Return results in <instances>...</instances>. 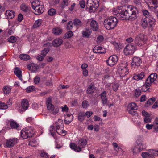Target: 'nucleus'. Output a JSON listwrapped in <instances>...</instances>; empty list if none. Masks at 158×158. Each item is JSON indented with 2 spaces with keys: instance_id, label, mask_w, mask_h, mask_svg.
<instances>
[{
  "instance_id": "5701e85b",
  "label": "nucleus",
  "mask_w": 158,
  "mask_h": 158,
  "mask_svg": "<svg viewBox=\"0 0 158 158\" xmlns=\"http://www.w3.org/2000/svg\"><path fill=\"white\" fill-rule=\"evenodd\" d=\"M144 76V73L141 72L137 74H135L133 77V79L136 81H139L142 80Z\"/></svg>"
},
{
  "instance_id": "423d86ee",
  "label": "nucleus",
  "mask_w": 158,
  "mask_h": 158,
  "mask_svg": "<svg viewBox=\"0 0 158 158\" xmlns=\"http://www.w3.org/2000/svg\"><path fill=\"white\" fill-rule=\"evenodd\" d=\"M118 72L121 77H123L128 73V69L126 63H122L119 65Z\"/></svg>"
},
{
  "instance_id": "f8f14e48",
  "label": "nucleus",
  "mask_w": 158,
  "mask_h": 158,
  "mask_svg": "<svg viewBox=\"0 0 158 158\" xmlns=\"http://www.w3.org/2000/svg\"><path fill=\"white\" fill-rule=\"evenodd\" d=\"M145 127L148 130H150L153 127L154 129V131L157 132L158 131V118H156L155 119L153 122V124H147Z\"/></svg>"
},
{
  "instance_id": "7ed1b4c3",
  "label": "nucleus",
  "mask_w": 158,
  "mask_h": 158,
  "mask_svg": "<svg viewBox=\"0 0 158 158\" xmlns=\"http://www.w3.org/2000/svg\"><path fill=\"white\" fill-rule=\"evenodd\" d=\"M87 143V141L84 139H80L77 141L78 147L73 143H71L70 147L74 151L79 152L81 151V148H83L86 145Z\"/></svg>"
},
{
  "instance_id": "69168bd1",
  "label": "nucleus",
  "mask_w": 158,
  "mask_h": 158,
  "mask_svg": "<svg viewBox=\"0 0 158 158\" xmlns=\"http://www.w3.org/2000/svg\"><path fill=\"white\" fill-rule=\"evenodd\" d=\"M112 145L114 147V150L116 151H119L120 148L118 147V145L116 143H112Z\"/></svg>"
},
{
  "instance_id": "c756f323",
  "label": "nucleus",
  "mask_w": 158,
  "mask_h": 158,
  "mask_svg": "<svg viewBox=\"0 0 158 158\" xmlns=\"http://www.w3.org/2000/svg\"><path fill=\"white\" fill-rule=\"evenodd\" d=\"M96 90V88L94 85H90L87 89V93L88 94H92Z\"/></svg>"
},
{
  "instance_id": "a19ab883",
  "label": "nucleus",
  "mask_w": 158,
  "mask_h": 158,
  "mask_svg": "<svg viewBox=\"0 0 158 158\" xmlns=\"http://www.w3.org/2000/svg\"><path fill=\"white\" fill-rule=\"evenodd\" d=\"M52 100L51 98H48L46 100V105L48 109H50V107L53 106V105L52 104Z\"/></svg>"
},
{
  "instance_id": "c9c22d12",
  "label": "nucleus",
  "mask_w": 158,
  "mask_h": 158,
  "mask_svg": "<svg viewBox=\"0 0 158 158\" xmlns=\"http://www.w3.org/2000/svg\"><path fill=\"white\" fill-rule=\"evenodd\" d=\"M62 31L61 29L59 28H55L52 30V33L55 35H57L60 34Z\"/></svg>"
},
{
  "instance_id": "8fccbe9b",
  "label": "nucleus",
  "mask_w": 158,
  "mask_h": 158,
  "mask_svg": "<svg viewBox=\"0 0 158 158\" xmlns=\"http://www.w3.org/2000/svg\"><path fill=\"white\" fill-rule=\"evenodd\" d=\"M68 4V0H63L60 4V7L62 8H64L66 7Z\"/></svg>"
},
{
  "instance_id": "58836bf2",
  "label": "nucleus",
  "mask_w": 158,
  "mask_h": 158,
  "mask_svg": "<svg viewBox=\"0 0 158 158\" xmlns=\"http://www.w3.org/2000/svg\"><path fill=\"white\" fill-rule=\"evenodd\" d=\"M137 105L134 102L131 103L128 106V110L129 109L131 110H135L137 109Z\"/></svg>"
},
{
  "instance_id": "a878e982",
  "label": "nucleus",
  "mask_w": 158,
  "mask_h": 158,
  "mask_svg": "<svg viewBox=\"0 0 158 158\" xmlns=\"http://www.w3.org/2000/svg\"><path fill=\"white\" fill-rule=\"evenodd\" d=\"M5 14L8 19H11L14 17L15 15V13L14 11L11 10H7Z\"/></svg>"
},
{
  "instance_id": "bb28decb",
  "label": "nucleus",
  "mask_w": 158,
  "mask_h": 158,
  "mask_svg": "<svg viewBox=\"0 0 158 158\" xmlns=\"http://www.w3.org/2000/svg\"><path fill=\"white\" fill-rule=\"evenodd\" d=\"M14 73L18 77L20 80L22 81L23 80L22 75L21 74V71L18 68H16L15 69Z\"/></svg>"
},
{
  "instance_id": "412c9836",
  "label": "nucleus",
  "mask_w": 158,
  "mask_h": 158,
  "mask_svg": "<svg viewBox=\"0 0 158 158\" xmlns=\"http://www.w3.org/2000/svg\"><path fill=\"white\" fill-rule=\"evenodd\" d=\"M87 22L90 23L91 27L94 31H97L98 29V23L95 20L90 19L88 20Z\"/></svg>"
},
{
  "instance_id": "6e6552de",
  "label": "nucleus",
  "mask_w": 158,
  "mask_h": 158,
  "mask_svg": "<svg viewBox=\"0 0 158 158\" xmlns=\"http://www.w3.org/2000/svg\"><path fill=\"white\" fill-rule=\"evenodd\" d=\"M99 3V0H88L86 6L90 10H95L98 7Z\"/></svg>"
},
{
  "instance_id": "cd10ccee",
  "label": "nucleus",
  "mask_w": 158,
  "mask_h": 158,
  "mask_svg": "<svg viewBox=\"0 0 158 158\" xmlns=\"http://www.w3.org/2000/svg\"><path fill=\"white\" fill-rule=\"evenodd\" d=\"M157 98V97H153L149 99L146 102L145 104L146 107H148L151 105L152 104Z\"/></svg>"
},
{
  "instance_id": "20e7f679",
  "label": "nucleus",
  "mask_w": 158,
  "mask_h": 158,
  "mask_svg": "<svg viewBox=\"0 0 158 158\" xmlns=\"http://www.w3.org/2000/svg\"><path fill=\"white\" fill-rule=\"evenodd\" d=\"M33 135L32 129L30 127L23 128L21 131V135L23 139L32 137Z\"/></svg>"
},
{
  "instance_id": "338daca9",
  "label": "nucleus",
  "mask_w": 158,
  "mask_h": 158,
  "mask_svg": "<svg viewBox=\"0 0 158 158\" xmlns=\"http://www.w3.org/2000/svg\"><path fill=\"white\" fill-rule=\"evenodd\" d=\"M44 57H45L44 56V55H43L42 54H41L40 55H39L37 56V59L39 61H42L43 60Z\"/></svg>"
},
{
  "instance_id": "13d9d810",
  "label": "nucleus",
  "mask_w": 158,
  "mask_h": 158,
  "mask_svg": "<svg viewBox=\"0 0 158 158\" xmlns=\"http://www.w3.org/2000/svg\"><path fill=\"white\" fill-rule=\"evenodd\" d=\"M7 105L5 103L2 102H0V109H6L8 108Z\"/></svg>"
},
{
  "instance_id": "ddd939ff",
  "label": "nucleus",
  "mask_w": 158,
  "mask_h": 158,
  "mask_svg": "<svg viewBox=\"0 0 158 158\" xmlns=\"http://www.w3.org/2000/svg\"><path fill=\"white\" fill-rule=\"evenodd\" d=\"M29 106V102L26 99H22L21 102V108L20 110V113L23 112L27 110Z\"/></svg>"
},
{
  "instance_id": "2f4dec72",
  "label": "nucleus",
  "mask_w": 158,
  "mask_h": 158,
  "mask_svg": "<svg viewBox=\"0 0 158 158\" xmlns=\"http://www.w3.org/2000/svg\"><path fill=\"white\" fill-rule=\"evenodd\" d=\"M10 126L12 128L18 130L20 129L19 125L15 121H11L10 122Z\"/></svg>"
},
{
  "instance_id": "a211bd4d",
  "label": "nucleus",
  "mask_w": 158,
  "mask_h": 158,
  "mask_svg": "<svg viewBox=\"0 0 158 158\" xmlns=\"http://www.w3.org/2000/svg\"><path fill=\"white\" fill-rule=\"evenodd\" d=\"M93 52L96 53L103 54L106 52L105 49L100 46H95L93 49Z\"/></svg>"
},
{
  "instance_id": "3c124183",
  "label": "nucleus",
  "mask_w": 158,
  "mask_h": 158,
  "mask_svg": "<svg viewBox=\"0 0 158 158\" xmlns=\"http://www.w3.org/2000/svg\"><path fill=\"white\" fill-rule=\"evenodd\" d=\"M73 32L70 31H68L65 35V37L67 38H69L73 36Z\"/></svg>"
},
{
  "instance_id": "0e129e2a",
  "label": "nucleus",
  "mask_w": 158,
  "mask_h": 158,
  "mask_svg": "<svg viewBox=\"0 0 158 158\" xmlns=\"http://www.w3.org/2000/svg\"><path fill=\"white\" fill-rule=\"evenodd\" d=\"M89 102L86 101H84L82 103V106L83 108H86L89 106Z\"/></svg>"
},
{
  "instance_id": "dca6fc26",
  "label": "nucleus",
  "mask_w": 158,
  "mask_h": 158,
  "mask_svg": "<svg viewBox=\"0 0 158 158\" xmlns=\"http://www.w3.org/2000/svg\"><path fill=\"white\" fill-rule=\"evenodd\" d=\"M141 63L142 60L140 57L134 56L132 58L131 65L132 67L135 68L136 66H139Z\"/></svg>"
},
{
  "instance_id": "2eb2a0df",
  "label": "nucleus",
  "mask_w": 158,
  "mask_h": 158,
  "mask_svg": "<svg viewBox=\"0 0 158 158\" xmlns=\"http://www.w3.org/2000/svg\"><path fill=\"white\" fill-rule=\"evenodd\" d=\"M18 140L16 138L9 139L6 140V145L7 148L12 147L17 143Z\"/></svg>"
},
{
  "instance_id": "c03bdc74",
  "label": "nucleus",
  "mask_w": 158,
  "mask_h": 158,
  "mask_svg": "<svg viewBox=\"0 0 158 158\" xmlns=\"http://www.w3.org/2000/svg\"><path fill=\"white\" fill-rule=\"evenodd\" d=\"M112 89L114 91H116L118 89L119 87V85L118 83H112Z\"/></svg>"
},
{
  "instance_id": "5fc2aeb1",
  "label": "nucleus",
  "mask_w": 158,
  "mask_h": 158,
  "mask_svg": "<svg viewBox=\"0 0 158 158\" xmlns=\"http://www.w3.org/2000/svg\"><path fill=\"white\" fill-rule=\"evenodd\" d=\"M152 120L150 115L147 116L144 118V122L145 123H147L151 122Z\"/></svg>"
},
{
  "instance_id": "4d7b16f0",
  "label": "nucleus",
  "mask_w": 158,
  "mask_h": 158,
  "mask_svg": "<svg viewBox=\"0 0 158 158\" xmlns=\"http://www.w3.org/2000/svg\"><path fill=\"white\" fill-rule=\"evenodd\" d=\"M56 132L60 135H65V131H64L63 130V128H60L59 129H58L57 130H56Z\"/></svg>"
},
{
  "instance_id": "9b49d317",
  "label": "nucleus",
  "mask_w": 158,
  "mask_h": 158,
  "mask_svg": "<svg viewBox=\"0 0 158 158\" xmlns=\"http://www.w3.org/2000/svg\"><path fill=\"white\" fill-rule=\"evenodd\" d=\"M135 46L132 44L127 45L124 50V54L126 55H132L134 53L135 50Z\"/></svg>"
},
{
  "instance_id": "052dcab7",
  "label": "nucleus",
  "mask_w": 158,
  "mask_h": 158,
  "mask_svg": "<svg viewBox=\"0 0 158 158\" xmlns=\"http://www.w3.org/2000/svg\"><path fill=\"white\" fill-rule=\"evenodd\" d=\"M8 41L12 43L15 42L17 40L15 37L14 36H11L8 39Z\"/></svg>"
},
{
  "instance_id": "f704fd0d",
  "label": "nucleus",
  "mask_w": 158,
  "mask_h": 158,
  "mask_svg": "<svg viewBox=\"0 0 158 158\" xmlns=\"http://www.w3.org/2000/svg\"><path fill=\"white\" fill-rule=\"evenodd\" d=\"M85 113L83 112H80L78 115V119L80 122L83 121L85 118Z\"/></svg>"
},
{
  "instance_id": "4be33fe9",
  "label": "nucleus",
  "mask_w": 158,
  "mask_h": 158,
  "mask_svg": "<svg viewBox=\"0 0 158 158\" xmlns=\"http://www.w3.org/2000/svg\"><path fill=\"white\" fill-rule=\"evenodd\" d=\"M32 7L33 9L39 7L43 6L44 4L43 2L40 0H34L32 3Z\"/></svg>"
},
{
  "instance_id": "ea45409f",
  "label": "nucleus",
  "mask_w": 158,
  "mask_h": 158,
  "mask_svg": "<svg viewBox=\"0 0 158 158\" xmlns=\"http://www.w3.org/2000/svg\"><path fill=\"white\" fill-rule=\"evenodd\" d=\"M19 57L22 60L25 61L28 60L30 59V57L29 55L24 54H20L19 56Z\"/></svg>"
},
{
  "instance_id": "09e8293b",
  "label": "nucleus",
  "mask_w": 158,
  "mask_h": 158,
  "mask_svg": "<svg viewBox=\"0 0 158 158\" xmlns=\"http://www.w3.org/2000/svg\"><path fill=\"white\" fill-rule=\"evenodd\" d=\"M3 91L4 94H9L10 92L11 89L8 87L5 86L3 88Z\"/></svg>"
},
{
  "instance_id": "39448f33",
  "label": "nucleus",
  "mask_w": 158,
  "mask_h": 158,
  "mask_svg": "<svg viewBox=\"0 0 158 158\" xmlns=\"http://www.w3.org/2000/svg\"><path fill=\"white\" fill-rule=\"evenodd\" d=\"M56 128L54 126H51L49 129L50 132L51 133L52 135L54 137L55 134V131L60 128H63V124L62 121L59 119L57 122L56 123Z\"/></svg>"
},
{
  "instance_id": "f03ea898",
  "label": "nucleus",
  "mask_w": 158,
  "mask_h": 158,
  "mask_svg": "<svg viewBox=\"0 0 158 158\" xmlns=\"http://www.w3.org/2000/svg\"><path fill=\"white\" fill-rule=\"evenodd\" d=\"M118 22L117 18L112 16L106 18L104 20V24L106 29L110 30L114 29L116 27Z\"/></svg>"
},
{
  "instance_id": "4c0bfd02",
  "label": "nucleus",
  "mask_w": 158,
  "mask_h": 158,
  "mask_svg": "<svg viewBox=\"0 0 158 158\" xmlns=\"http://www.w3.org/2000/svg\"><path fill=\"white\" fill-rule=\"evenodd\" d=\"M148 152L149 153L152 158H153V156H157L158 155V150L150 149L149 150Z\"/></svg>"
},
{
  "instance_id": "bf43d9fd",
  "label": "nucleus",
  "mask_w": 158,
  "mask_h": 158,
  "mask_svg": "<svg viewBox=\"0 0 158 158\" xmlns=\"http://www.w3.org/2000/svg\"><path fill=\"white\" fill-rule=\"evenodd\" d=\"M62 146L61 141L59 140H56V148H57L59 149Z\"/></svg>"
},
{
  "instance_id": "473e14b6",
  "label": "nucleus",
  "mask_w": 158,
  "mask_h": 158,
  "mask_svg": "<svg viewBox=\"0 0 158 158\" xmlns=\"http://www.w3.org/2000/svg\"><path fill=\"white\" fill-rule=\"evenodd\" d=\"M73 23L75 26L77 27H81L82 25V22L80 19L77 18H75L73 20Z\"/></svg>"
},
{
  "instance_id": "f3484780",
  "label": "nucleus",
  "mask_w": 158,
  "mask_h": 158,
  "mask_svg": "<svg viewBox=\"0 0 158 158\" xmlns=\"http://www.w3.org/2000/svg\"><path fill=\"white\" fill-rule=\"evenodd\" d=\"M146 3H151L152 2V4L155 6H152L150 7L151 10L154 12L156 13V16L158 17V11L157 9V0H145Z\"/></svg>"
},
{
  "instance_id": "72a5a7b5",
  "label": "nucleus",
  "mask_w": 158,
  "mask_h": 158,
  "mask_svg": "<svg viewBox=\"0 0 158 158\" xmlns=\"http://www.w3.org/2000/svg\"><path fill=\"white\" fill-rule=\"evenodd\" d=\"M50 109H48L51 111V113L54 115L57 114L59 111V108L57 106L54 107V106L50 107Z\"/></svg>"
},
{
  "instance_id": "774afa93",
  "label": "nucleus",
  "mask_w": 158,
  "mask_h": 158,
  "mask_svg": "<svg viewBox=\"0 0 158 158\" xmlns=\"http://www.w3.org/2000/svg\"><path fill=\"white\" fill-rule=\"evenodd\" d=\"M40 156L42 158H49V155L46 153L43 152L40 154Z\"/></svg>"
},
{
  "instance_id": "a18cd8bd",
  "label": "nucleus",
  "mask_w": 158,
  "mask_h": 158,
  "mask_svg": "<svg viewBox=\"0 0 158 158\" xmlns=\"http://www.w3.org/2000/svg\"><path fill=\"white\" fill-rule=\"evenodd\" d=\"M42 23L41 20L39 19L35 21L33 27L34 28H37L39 27Z\"/></svg>"
},
{
  "instance_id": "6ab92c4d",
  "label": "nucleus",
  "mask_w": 158,
  "mask_h": 158,
  "mask_svg": "<svg viewBox=\"0 0 158 158\" xmlns=\"http://www.w3.org/2000/svg\"><path fill=\"white\" fill-rule=\"evenodd\" d=\"M142 13L143 15L146 17V19H148V21L149 22L154 21L155 20L147 10H143L142 11Z\"/></svg>"
},
{
  "instance_id": "393cba45",
  "label": "nucleus",
  "mask_w": 158,
  "mask_h": 158,
  "mask_svg": "<svg viewBox=\"0 0 158 158\" xmlns=\"http://www.w3.org/2000/svg\"><path fill=\"white\" fill-rule=\"evenodd\" d=\"M151 86V84L146 81L145 84L142 86L141 90L143 92H149L150 87Z\"/></svg>"
},
{
  "instance_id": "7c9ffc66",
  "label": "nucleus",
  "mask_w": 158,
  "mask_h": 158,
  "mask_svg": "<svg viewBox=\"0 0 158 158\" xmlns=\"http://www.w3.org/2000/svg\"><path fill=\"white\" fill-rule=\"evenodd\" d=\"M36 13V15H39L43 13L44 10V5L41 6L39 7H37L36 8L33 9Z\"/></svg>"
},
{
  "instance_id": "864d4df0",
  "label": "nucleus",
  "mask_w": 158,
  "mask_h": 158,
  "mask_svg": "<svg viewBox=\"0 0 158 158\" xmlns=\"http://www.w3.org/2000/svg\"><path fill=\"white\" fill-rule=\"evenodd\" d=\"M135 96L136 97L139 96L141 94V90L139 88L135 89L134 90Z\"/></svg>"
},
{
  "instance_id": "1a4fd4ad",
  "label": "nucleus",
  "mask_w": 158,
  "mask_h": 158,
  "mask_svg": "<svg viewBox=\"0 0 158 158\" xmlns=\"http://www.w3.org/2000/svg\"><path fill=\"white\" fill-rule=\"evenodd\" d=\"M118 60V57L115 55L110 56L106 60L107 64L110 66H113L115 65Z\"/></svg>"
},
{
  "instance_id": "b1692460",
  "label": "nucleus",
  "mask_w": 158,
  "mask_h": 158,
  "mask_svg": "<svg viewBox=\"0 0 158 158\" xmlns=\"http://www.w3.org/2000/svg\"><path fill=\"white\" fill-rule=\"evenodd\" d=\"M27 68L31 71H36L39 68L38 65L35 64H31L27 65Z\"/></svg>"
},
{
  "instance_id": "aec40b11",
  "label": "nucleus",
  "mask_w": 158,
  "mask_h": 158,
  "mask_svg": "<svg viewBox=\"0 0 158 158\" xmlns=\"http://www.w3.org/2000/svg\"><path fill=\"white\" fill-rule=\"evenodd\" d=\"M107 93L106 91H103L100 95L102 103L103 105L107 104L108 99L106 97Z\"/></svg>"
},
{
  "instance_id": "de8ad7c7",
  "label": "nucleus",
  "mask_w": 158,
  "mask_h": 158,
  "mask_svg": "<svg viewBox=\"0 0 158 158\" xmlns=\"http://www.w3.org/2000/svg\"><path fill=\"white\" fill-rule=\"evenodd\" d=\"M141 156L143 158H152L148 152H142Z\"/></svg>"
},
{
  "instance_id": "f257e3e1",
  "label": "nucleus",
  "mask_w": 158,
  "mask_h": 158,
  "mask_svg": "<svg viewBox=\"0 0 158 158\" xmlns=\"http://www.w3.org/2000/svg\"><path fill=\"white\" fill-rule=\"evenodd\" d=\"M137 9L132 6H128L127 9L122 10V7L120 6L118 8H114L113 11L116 14L121 20L128 19L133 20L136 18Z\"/></svg>"
},
{
  "instance_id": "603ef678",
  "label": "nucleus",
  "mask_w": 158,
  "mask_h": 158,
  "mask_svg": "<svg viewBox=\"0 0 158 158\" xmlns=\"http://www.w3.org/2000/svg\"><path fill=\"white\" fill-rule=\"evenodd\" d=\"M56 13V10L51 8L49 9L48 11V14L50 16H53L55 15Z\"/></svg>"
},
{
  "instance_id": "680f3d73",
  "label": "nucleus",
  "mask_w": 158,
  "mask_h": 158,
  "mask_svg": "<svg viewBox=\"0 0 158 158\" xmlns=\"http://www.w3.org/2000/svg\"><path fill=\"white\" fill-rule=\"evenodd\" d=\"M49 51V49L48 48H46L41 51V54L45 56Z\"/></svg>"
},
{
  "instance_id": "4468645a",
  "label": "nucleus",
  "mask_w": 158,
  "mask_h": 158,
  "mask_svg": "<svg viewBox=\"0 0 158 158\" xmlns=\"http://www.w3.org/2000/svg\"><path fill=\"white\" fill-rule=\"evenodd\" d=\"M157 76V74L156 73L151 74L147 79L146 81L151 85L152 83H156Z\"/></svg>"
},
{
  "instance_id": "49530a36",
  "label": "nucleus",
  "mask_w": 158,
  "mask_h": 158,
  "mask_svg": "<svg viewBox=\"0 0 158 158\" xmlns=\"http://www.w3.org/2000/svg\"><path fill=\"white\" fill-rule=\"evenodd\" d=\"M35 90V88L34 86H30L26 88V91L27 93H29Z\"/></svg>"
},
{
  "instance_id": "79ce46f5",
  "label": "nucleus",
  "mask_w": 158,
  "mask_h": 158,
  "mask_svg": "<svg viewBox=\"0 0 158 158\" xmlns=\"http://www.w3.org/2000/svg\"><path fill=\"white\" fill-rule=\"evenodd\" d=\"M21 10L23 11L26 12L29 10V7L25 4H22L20 6Z\"/></svg>"
},
{
  "instance_id": "c85d7f7f",
  "label": "nucleus",
  "mask_w": 158,
  "mask_h": 158,
  "mask_svg": "<svg viewBox=\"0 0 158 158\" xmlns=\"http://www.w3.org/2000/svg\"><path fill=\"white\" fill-rule=\"evenodd\" d=\"M63 41L62 39H55L52 43V44L54 47H57L60 46L62 44Z\"/></svg>"
},
{
  "instance_id": "37998d69",
  "label": "nucleus",
  "mask_w": 158,
  "mask_h": 158,
  "mask_svg": "<svg viewBox=\"0 0 158 158\" xmlns=\"http://www.w3.org/2000/svg\"><path fill=\"white\" fill-rule=\"evenodd\" d=\"M73 116H71V118L66 117L64 120V122L65 124H69L73 120Z\"/></svg>"
},
{
  "instance_id": "9d476101",
  "label": "nucleus",
  "mask_w": 158,
  "mask_h": 158,
  "mask_svg": "<svg viewBox=\"0 0 158 158\" xmlns=\"http://www.w3.org/2000/svg\"><path fill=\"white\" fill-rule=\"evenodd\" d=\"M145 148L143 147L142 144H139L132 147L131 149V151L134 155H136L139 153L143 149Z\"/></svg>"
},
{
  "instance_id": "6e6d98bb",
  "label": "nucleus",
  "mask_w": 158,
  "mask_h": 158,
  "mask_svg": "<svg viewBox=\"0 0 158 158\" xmlns=\"http://www.w3.org/2000/svg\"><path fill=\"white\" fill-rule=\"evenodd\" d=\"M82 34L83 37L89 38V36L91 34V33L90 32L86 31H82Z\"/></svg>"
},
{
  "instance_id": "e433bc0d",
  "label": "nucleus",
  "mask_w": 158,
  "mask_h": 158,
  "mask_svg": "<svg viewBox=\"0 0 158 158\" xmlns=\"http://www.w3.org/2000/svg\"><path fill=\"white\" fill-rule=\"evenodd\" d=\"M148 19L145 18H143L141 21V24L142 26L144 28H146L147 26Z\"/></svg>"
},
{
  "instance_id": "0eeeda50",
  "label": "nucleus",
  "mask_w": 158,
  "mask_h": 158,
  "mask_svg": "<svg viewBox=\"0 0 158 158\" xmlns=\"http://www.w3.org/2000/svg\"><path fill=\"white\" fill-rule=\"evenodd\" d=\"M145 36L143 34H140L137 35L135 40V44L139 47L144 44Z\"/></svg>"
},
{
  "instance_id": "e2e57ef3",
  "label": "nucleus",
  "mask_w": 158,
  "mask_h": 158,
  "mask_svg": "<svg viewBox=\"0 0 158 158\" xmlns=\"http://www.w3.org/2000/svg\"><path fill=\"white\" fill-rule=\"evenodd\" d=\"M73 28V22L70 21L68 22L67 25V29L68 30H70Z\"/></svg>"
}]
</instances>
